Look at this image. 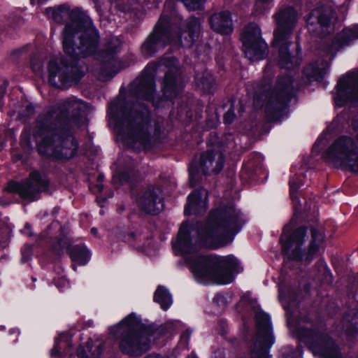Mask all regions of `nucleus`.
Wrapping results in <instances>:
<instances>
[{"label":"nucleus","instance_id":"1","mask_svg":"<svg viewBox=\"0 0 358 358\" xmlns=\"http://www.w3.org/2000/svg\"><path fill=\"white\" fill-rule=\"evenodd\" d=\"M245 220L232 203L213 210L203 224L184 222L173 241V252L185 259L194 279L202 284L227 285L242 271L234 255L203 256L202 248L217 249L231 243Z\"/></svg>","mask_w":358,"mask_h":358},{"label":"nucleus","instance_id":"2","mask_svg":"<svg viewBox=\"0 0 358 358\" xmlns=\"http://www.w3.org/2000/svg\"><path fill=\"white\" fill-rule=\"evenodd\" d=\"M158 69L166 70L162 87L164 97L171 99L177 96L183 87V83L180 76L178 61L171 57L162 59L157 64H148L144 69L142 78L132 84L136 101L134 104H125L122 98L110 103L108 110L110 125L113 124L115 131L120 135L122 132L127 134V143L132 147L137 142L145 147L148 134L152 133L154 136H158L160 133L159 123L155 122L152 129L148 120V110L140 103L141 100H147L159 106L155 101V86L153 80V73Z\"/></svg>","mask_w":358,"mask_h":358},{"label":"nucleus","instance_id":"3","mask_svg":"<svg viewBox=\"0 0 358 358\" xmlns=\"http://www.w3.org/2000/svg\"><path fill=\"white\" fill-rule=\"evenodd\" d=\"M91 106L80 99L70 97L48 108L37 120L34 138L38 152L57 159L73 157L78 143L69 132L86 123L85 116Z\"/></svg>","mask_w":358,"mask_h":358},{"label":"nucleus","instance_id":"4","mask_svg":"<svg viewBox=\"0 0 358 358\" xmlns=\"http://www.w3.org/2000/svg\"><path fill=\"white\" fill-rule=\"evenodd\" d=\"M98 40V33L88 17L68 23L63 33L65 57H52L50 60L48 68L50 83L58 88L76 83L87 71L81 59L95 52Z\"/></svg>","mask_w":358,"mask_h":358},{"label":"nucleus","instance_id":"5","mask_svg":"<svg viewBox=\"0 0 358 358\" xmlns=\"http://www.w3.org/2000/svg\"><path fill=\"white\" fill-rule=\"evenodd\" d=\"M333 98L337 107L348 102L358 104V69L350 71L339 78ZM352 128L357 141L348 135L338 136L327 150L324 158L336 168L358 174V114L353 117Z\"/></svg>","mask_w":358,"mask_h":358},{"label":"nucleus","instance_id":"6","mask_svg":"<svg viewBox=\"0 0 358 358\" xmlns=\"http://www.w3.org/2000/svg\"><path fill=\"white\" fill-rule=\"evenodd\" d=\"M179 321H168L157 327L146 324L136 313H131L108 329L109 335L118 342L120 350L131 356H140L148 351L152 338L155 339L166 331H173L181 327Z\"/></svg>","mask_w":358,"mask_h":358},{"label":"nucleus","instance_id":"7","mask_svg":"<svg viewBox=\"0 0 358 358\" xmlns=\"http://www.w3.org/2000/svg\"><path fill=\"white\" fill-rule=\"evenodd\" d=\"M173 29L169 17L165 15H162L153 33L142 45L143 54L146 57H152L167 44L178 43L183 47L190 48L199 36L201 24L196 18H189L186 22L185 29L182 31L177 38L173 36Z\"/></svg>","mask_w":358,"mask_h":358},{"label":"nucleus","instance_id":"8","mask_svg":"<svg viewBox=\"0 0 358 358\" xmlns=\"http://www.w3.org/2000/svg\"><path fill=\"white\" fill-rule=\"evenodd\" d=\"M289 225L285 227L280 243L288 261L308 264L317 254L324 241L322 234L316 229H311V238L306 240V229L299 228L290 234Z\"/></svg>","mask_w":358,"mask_h":358},{"label":"nucleus","instance_id":"9","mask_svg":"<svg viewBox=\"0 0 358 358\" xmlns=\"http://www.w3.org/2000/svg\"><path fill=\"white\" fill-rule=\"evenodd\" d=\"M297 19L298 14L291 6L282 8L275 15L277 27L274 31L273 46L279 52V64L282 68L292 69L301 61L298 52L293 55L288 50Z\"/></svg>","mask_w":358,"mask_h":358},{"label":"nucleus","instance_id":"10","mask_svg":"<svg viewBox=\"0 0 358 358\" xmlns=\"http://www.w3.org/2000/svg\"><path fill=\"white\" fill-rule=\"evenodd\" d=\"M279 299L287 311V325L289 329L298 336L301 341L308 346L315 355L320 358H342L341 352L329 336L324 331L310 329L309 327H299L294 325V320L289 315L288 307L285 303V294L282 289L279 288Z\"/></svg>","mask_w":358,"mask_h":358},{"label":"nucleus","instance_id":"11","mask_svg":"<svg viewBox=\"0 0 358 358\" xmlns=\"http://www.w3.org/2000/svg\"><path fill=\"white\" fill-rule=\"evenodd\" d=\"M357 39H358V24L342 30L331 43H324L321 45V54L326 59L307 66L304 69V75L310 80H320L329 69V60H331L340 50L350 45Z\"/></svg>","mask_w":358,"mask_h":358},{"label":"nucleus","instance_id":"12","mask_svg":"<svg viewBox=\"0 0 358 358\" xmlns=\"http://www.w3.org/2000/svg\"><path fill=\"white\" fill-rule=\"evenodd\" d=\"M103 352V343L99 339L89 338L85 345H80L72 353V341L66 334H60L55 339V345L50 351L51 358H99Z\"/></svg>","mask_w":358,"mask_h":358},{"label":"nucleus","instance_id":"13","mask_svg":"<svg viewBox=\"0 0 358 358\" xmlns=\"http://www.w3.org/2000/svg\"><path fill=\"white\" fill-rule=\"evenodd\" d=\"M224 155L220 150H208L201 156L199 163H192L189 168V178L192 185H196L202 175L218 173L224 166Z\"/></svg>","mask_w":358,"mask_h":358},{"label":"nucleus","instance_id":"14","mask_svg":"<svg viewBox=\"0 0 358 358\" xmlns=\"http://www.w3.org/2000/svg\"><path fill=\"white\" fill-rule=\"evenodd\" d=\"M243 50L251 61H259L267 55L268 47L261 36V29L255 23L248 24L241 35Z\"/></svg>","mask_w":358,"mask_h":358},{"label":"nucleus","instance_id":"15","mask_svg":"<svg viewBox=\"0 0 358 358\" xmlns=\"http://www.w3.org/2000/svg\"><path fill=\"white\" fill-rule=\"evenodd\" d=\"M292 83L293 80L289 76L280 77L278 80L276 87L269 94L264 106L265 111L273 117H277L278 112L285 108L293 91Z\"/></svg>","mask_w":358,"mask_h":358},{"label":"nucleus","instance_id":"16","mask_svg":"<svg viewBox=\"0 0 358 358\" xmlns=\"http://www.w3.org/2000/svg\"><path fill=\"white\" fill-rule=\"evenodd\" d=\"M48 185L49 181L46 177L34 171L29 174V179L25 182L10 184L9 189L17 192L24 199L34 201L39 198L42 192L48 190Z\"/></svg>","mask_w":358,"mask_h":358},{"label":"nucleus","instance_id":"17","mask_svg":"<svg viewBox=\"0 0 358 358\" xmlns=\"http://www.w3.org/2000/svg\"><path fill=\"white\" fill-rule=\"evenodd\" d=\"M138 207L148 214H157L163 208L161 190L149 187L139 194L136 199Z\"/></svg>","mask_w":358,"mask_h":358},{"label":"nucleus","instance_id":"18","mask_svg":"<svg viewBox=\"0 0 358 358\" xmlns=\"http://www.w3.org/2000/svg\"><path fill=\"white\" fill-rule=\"evenodd\" d=\"M208 194L206 189H195L187 197L184 213L186 215H199L204 213L208 208Z\"/></svg>","mask_w":358,"mask_h":358},{"label":"nucleus","instance_id":"19","mask_svg":"<svg viewBox=\"0 0 358 358\" xmlns=\"http://www.w3.org/2000/svg\"><path fill=\"white\" fill-rule=\"evenodd\" d=\"M331 11L328 8L321 7L313 10L307 19V24L310 31L315 34H322V30L327 28L330 22Z\"/></svg>","mask_w":358,"mask_h":358},{"label":"nucleus","instance_id":"20","mask_svg":"<svg viewBox=\"0 0 358 358\" xmlns=\"http://www.w3.org/2000/svg\"><path fill=\"white\" fill-rule=\"evenodd\" d=\"M213 30L222 34H229L233 31L231 13L228 11H221L214 13L209 19Z\"/></svg>","mask_w":358,"mask_h":358},{"label":"nucleus","instance_id":"21","mask_svg":"<svg viewBox=\"0 0 358 358\" xmlns=\"http://www.w3.org/2000/svg\"><path fill=\"white\" fill-rule=\"evenodd\" d=\"M69 253L72 262L78 265H85L91 259V253L84 245L71 246Z\"/></svg>","mask_w":358,"mask_h":358},{"label":"nucleus","instance_id":"22","mask_svg":"<svg viewBox=\"0 0 358 358\" xmlns=\"http://www.w3.org/2000/svg\"><path fill=\"white\" fill-rule=\"evenodd\" d=\"M155 302L159 304L160 307L166 310L173 303V299L169 291L163 286H159L154 294Z\"/></svg>","mask_w":358,"mask_h":358},{"label":"nucleus","instance_id":"23","mask_svg":"<svg viewBox=\"0 0 358 358\" xmlns=\"http://www.w3.org/2000/svg\"><path fill=\"white\" fill-rule=\"evenodd\" d=\"M301 178L302 173L300 172L292 176L289 180L290 196L296 211L299 210V206H301L300 200L296 195V191L303 184Z\"/></svg>","mask_w":358,"mask_h":358},{"label":"nucleus","instance_id":"24","mask_svg":"<svg viewBox=\"0 0 358 358\" xmlns=\"http://www.w3.org/2000/svg\"><path fill=\"white\" fill-rule=\"evenodd\" d=\"M119 238L132 247H135L138 249H143V245L140 243L141 237L139 234L134 232H130L127 234H120Z\"/></svg>","mask_w":358,"mask_h":358},{"label":"nucleus","instance_id":"25","mask_svg":"<svg viewBox=\"0 0 358 358\" xmlns=\"http://www.w3.org/2000/svg\"><path fill=\"white\" fill-rule=\"evenodd\" d=\"M46 13L49 17L58 23H61L64 18L69 16L68 10L62 7L57 9L48 8H46Z\"/></svg>","mask_w":358,"mask_h":358},{"label":"nucleus","instance_id":"26","mask_svg":"<svg viewBox=\"0 0 358 358\" xmlns=\"http://www.w3.org/2000/svg\"><path fill=\"white\" fill-rule=\"evenodd\" d=\"M116 62L117 61L115 60L114 57L111 56V57H110L108 60V63L105 66L106 69H104L101 70V72L99 74V78L101 80H106L113 77L114 75L117 73V71H113L108 72L107 69L110 67L111 66H113Z\"/></svg>","mask_w":358,"mask_h":358},{"label":"nucleus","instance_id":"27","mask_svg":"<svg viewBox=\"0 0 358 358\" xmlns=\"http://www.w3.org/2000/svg\"><path fill=\"white\" fill-rule=\"evenodd\" d=\"M213 303L219 307L224 308L231 301V296L228 294H217L213 298Z\"/></svg>","mask_w":358,"mask_h":358},{"label":"nucleus","instance_id":"28","mask_svg":"<svg viewBox=\"0 0 358 358\" xmlns=\"http://www.w3.org/2000/svg\"><path fill=\"white\" fill-rule=\"evenodd\" d=\"M55 285L61 291H64L70 287L69 280L66 278L65 275H58L54 279Z\"/></svg>","mask_w":358,"mask_h":358},{"label":"nucleus","instance_id":"29","mask_svg":"<svg viewBox=\"0 0 358 358\" xmlns=\"http://www.w3.org/2000/svg\"><path fill=\"white\" fill-rule=\"evenodd\" d=\"M192 334V330L187 329L182 332L180 336L179 341V347L181 348H186L188 345L189 339Z\"/></svg>","mask_w":358,"mask_h":358},{"label":"nucleus","instance_id":"30","mask_svg":"<svg viewBox=\"0 0 358 358\" xmlns=\"http://www.w3.org/2000/svg\"><path fill=\"white\" fill-rule=\"evenodd\" d=\"M189 10H196L200 8L204 0H180Z\"/></svg>","mask_w":358,"mask_h":358},{"label":"nucleus","instance_id":"31","mask_svg":"<svg viewBox=\"0 0 358 358\" xmlns=\"http://www.w3.org/2000/svg\"><path fill=\"white\" fill-rule=\"evenodd\" d=\"M43 63L39 57H34L31 62V66L34 71L39 72L42 69Z\"/></svg>","mask_w":358,"mask_h":358},{"label":"nucleus","instance_id":"32","mask_svg":"<svg viewBox=\"0 0 358 358\" xmlns=\"http://www.w3.org/2000/svg\"><path fill=\"white\" fill-rule=\"evenodd\" d=\"M343 329L347 334L352 335L354 334V327L353 324L350 322V320L347 318L343 319Z\"/></svg>","mask_w":358,"mask_h":358},{"label":"nucleus","instance_id":"33","mask_svg":"<svg viewBox=\"0 0 358 358\" xmlns=\"http://www.w3.org/2000/svg\"><path fill=\"white\" fill-rule=\"evenodd\" d=\"M235 115L233 110L229 109L224 115V121L226 124H230L233 122Z\"/></svg>","mask_w":358,"mask_h":358},{"label":"nucleus","instance_id":"34","mask_svg":"<svg viewBox=\"0 0 358 358\" xmlns=\"http://www.w3.org/2000/svg\"><path fill=\"white\" fill-rule=\"evenodd\" d=\"M320 271L322 272L324 275H331V272L327 267L325 262L323 260L319 262Z\"/></svg>","mask_w":358,"mask_h":358},{"label":"nucleus","instance_id":"35","mask_svg":"<svg viewBox=\"0 0 358 358\" xmlns=\"http://www.w3.org/2000/svg\"><path fill=\"white\" fill-rule=\"evenodd\" d=\"M117 179H118L120 180V182L122 183L129 181V178L126 173H122V174L116 173L113 176V180H116Z\"/></svg>","mask_w":358,"mask_h":358},{"label":"nucleus","instance_id":"36","mask_svg":"<svg viewBox=\"0 0 358 358\" xmlns=\"http://www.w3.org/2000/svg\"><path fill=\"white\" fill-rule=\"evenodd\" d=\"M269 86H270V85H269V83H268V84H265L264 85L261 87V88L259 89V93L261 94L260 96H259L260 99H262L264 96L265 97L268 96L266 91L268 89Z\"/></svg>","mask_w":358,"mask_h":358},{"label":"nucleus","instance_id":"37","mask_svg":"<svg viewBox=\"0 0 358 358\" xmlns=\"http://www.w3.org/2000/svg\"><path fill=\"white\" fill-rule=\"evenodd\" d=\"M22 232L27 236H31L32 233L31 232V226L27 224L25 228L22 231Z\"/></svg>","mask_w":358,"mask_h":358},{"label":"nucleus","instance_id":"38","mask_svg":"<svg viewBox=\"0 0 358 358\" xmlns=\"http://www.w3.org/2000/svg\"><path fill=\"white\" fill-rule=\"evenodd\" d=\"M341 118V117H338L336 120H334V122H332L331 126H330V127H329V129L330 130H334V129H335L337 127V123H338V122L339 121V120H340Z\"/></svg>","mask_w":358,"mask_h":358},{"label":"nucleus","instance_id":"39","mask_svg":"<svg viewBox=\"0 0 358 358\" xmlns=\"http://www.w3.org/2000/svg\"><path fill=\"white\" fill-rule=\"evenodd\" d=\"M145 358H162V357L158 355H150Z\"/></svg>","mask_w":358,"mask_h":358},{"label":"nucleus","instance_id":"40","mask_svg":"<svg viewBox=\"0 0 358 358\" xmlns=\"http://www.w3.org/2000/svg\"><path fill=\"white\" fill-rule=\"evenodd\" d=\"M294 353L297 354V355H299V357H300L302 355V351L299 348H297V350L294 352Z\"/></svg>","mask_w":358,"mask_h":358},{"label":"nucleus","instance_id":"41","mask_svg":"<svg viewBox=\"0 0 358 358\" xmlns=\"http://www.w3.org/2000/svg\"><path fill=\"white\" fill-rule=\"evenodd\" d=\"M91 233H92V234H94V235H96V234H97V229H96V228H92V229H91Z\"/></svg>","mask_w":358,"mask_h":358},{"label":"nucleus","instance_id":"42","mask_svg":"<svg viewBox=\"0 0 358 358\" xmlns=\"http://www.w3.org/2000/svg\"><path fill=\"white\" fill-rule=\"evenodd\" d=\"M27 108L28 110V113H31L32 111V110H33L32 106H30V105L27 106Z\"/></svg>","mask_w":358,"mask_h":358},{"label":"nucleus","instance_id":"43","mask_svg":"<svg viewBox=\"0 0 358 358\" xmlns=\"http://www.w3.org/2000/svg\"><path fill=\"white\" fill-rule=\"evenodd\" d=\"M10 334H13V333H17V334H19V331H18V329H11V330L10 331Z\"/></svg>","mask_w":358,"mask_h":358},{"label":"nucleus","instance_id":"44","mask_svg":"<svg viewBox=\"0 0 358 358\" xmlns=\"http://www.w3.org/2000/svg\"><path fill=\"white\" fill-rule=\"evenodd\" d=\"M187 358H197V357L194 354L191 353Z\"/></svg>","mask_w":358,"mask_h":358},{"label":"nucleus","instance_id":"45","mask_svg":"<svg viewBox=\"0 0 358 358\" xmlns=\"http://www.w3.org/2000/svg\"><path fill=\"white\" fill-rule=\"evenodd\" d=\"M97 188H98L99 191H101L103 189V187H102V185H97Z\"/></svg>","mask_w":358,"mask_h":358},{"label":"nucleus","instance_id":"46","mask_svg":"<svg viewBox=\"0 0 358 358\" xmlns=\"http://www.w3.org/2000/svg\"><path fill=\"white\" fill-rule=\"evenodd\" d=\"M27 257H26V260L29 258V250H27ZM24 261H25V259H24Z\"/></svg>","mask_w":358,"mask_h":358},{"label":"nucleus","instance_id":"47","mask_svg":"<svg viewBox=\"0 0 358 358\" xmlns=\"http://www.w3.org/2000/svg\"><path fill=\"white\" fill-rule=\"evenodd\" d=\"M306 208L307 210H310V209H311V207H310V206H308V205L306 204Z\"/></svg>","mask_w":358,"mask_h":358},{"label":"nucleus","instance_id":"48","mask_svg":"<svg viewBox=\"0 0 358 358\" xmlns=\"http://www.w3.org/2000/svg\"><path fill=\"white\" fill-rule=\"evenodd\" d=\"M320 141V140H318V141L315 143V145H317L319 143Z\"/></svg>","mask_w":358,"mask_h":358},{"label":"nucleus","instance_id":"49","mask_svg":"<svg viewBox=\"0 0 358 358\" xmlns=\"http://www.w3.org/2000/svg\"><path fill=\"white\" fill-rule=\"evenodd\" d=\"M257 157L258 159H261V156H260L259 155H257Z\"/></svg>","mask_w":358,"mask_h":358},{"label":"nucleus","instance_id":"50","mask_svg":"<svg viewBox=\"0 0 358 358\" xmlns=\"http://www.w3.org/2000/svg\"><path fill=\"white\" fill-rule=\"evenodd\" d=\"M289 263L288 262H286V265H287V266H290L289 265Z\"/></svg>","mask_w":358,"mask_h":358},{"label":"nucleus","instance_id":"51","mask_svg":"<svg viewBox=\"0 0 358 358\" xmlns=\"http://www.w3.org/2000/svg\"><path fill=\"white\" fill-rule=\"evenodd\" d=\"M99 178L100 180H102V176H99Z\"/></svg>","mask_w":358,"mask_h":358},{"label":"nucleus","instance_id":"52","mask_svg":"<svg viewBox=\"0 0 358 358\" xmlns=\"http://www.w3.org/2000/svg\"><path fill=\"white\" fill-rule=\"evenodd\" d=\"M316 206H313V210H315Z\"/></svg>","mask_w":358,"mask_h":358},{"label":"nucleus","instance_id":"53","mask_svg":"<svg viewBox=\"0 0 358 358\" xmlns=\"http://www.w3.org/2000/svg\"><path fill=\"white\" fill-rule=\"evenodd\" d=\"M24 252H25V251H22V255L23 256L24 255Z\"/></svg>","mask_w":358,"mask_h":358},{"label":"nucleus","instance_id":"54","mask_svg":"<svg viewBox=\"0 0 358 358\" xmlns=\"http://www.w3.org/2000/svg\"><path fill=\"white\" fill-rule=\"evenodd\" d=\"M73 269L76 270V267L74 265L73 266Z\"/></svg>","mask_w":358,"mask_h":358},{"label":"nucleus","instance_id":"55","mask_svg":"<svg viewBox=\"0 0 358 358\" xmlns=\"http://www.w3.org/2000/svg\"><path fill=\"white\" fill-rule=\"evenodd\" d=\"M289 358H292V357H289Z\"/></svg>","mask_w":358,"mask_h":358}]
</instances>
